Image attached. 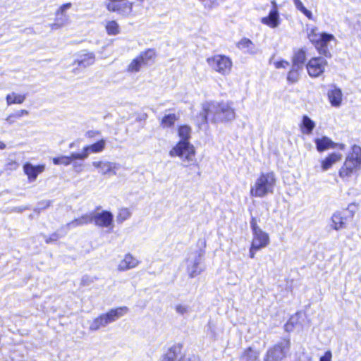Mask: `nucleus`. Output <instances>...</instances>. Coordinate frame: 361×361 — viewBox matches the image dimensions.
Here are the masks:
<instances>
[{"label": "nucleus", "mask_w": 361, "mask_h": 361, "mask_svg": "<svg viewBox=\"0 0 361 361\" xmlns=\"http://www.w3.org/2000/svg\"><path fill=\"white\" fill-rule=\"evenodd\" d=\"M238 47L245 53L254 54H256L257 49L253 42L247 39L243 38L238 43Z\"/></svg>", "instance_id": "obj_27"}, {"label": "nucleus", "mask_w": 361, "mask_h": 361, "mask_svg": "<svg viewBox=\"0 0 361 361\" xmlns=\"http://www.w3.org/2000/svg\"><path fill=\"white\" fill-rule=\"evenodd\" d=\"M91 223L99 227H109L112 225L114 221V215L111 212L102 211V212H90Z\"/></svg>", "instance_id": "obj_12"}, {"label": "nucleus", "mask_w": 361, "mask_h": 361, "mask_svg": "<svg viewBox=\"0 0 361 361\" xmlns=\"http://www.w3.org/2000/svg\"><path fill=\"white\" fill-rule=\"evenodd\" d=\"M258 357L259 353L253 350L251 347L247 348L240 356V358L245 360V361H259Z\"/></svg>", "instance_id": "obj_31"}, {"label": "nucleus", "mask_w": 361, "mask_h": 361, "mask_svg": "<svg viewBox=\"0 0 361 361\" xmlns=\"http://www.w3.org/2000/svg\"><path fill=\"white\" fill-rule=\"evenodd\" d=\"M139 264V261L134 257L131 254H126L122 259L118 265V270L121 271H124L128 269H133L136 267Z\"/></svg>", "instance_id": "obj_23"}, {"label": "nucleus", "mask_w": 361, "mask_h": 361, "mask_svg": "<svg viewBox=\"0 0 361 361\" xmlns=\"http://www.w3.org/2000/svg\"><path fill=\"white\" fill-rule=\"evenodd\" d=\"M293 4L295 5V6L296 7V8L298 10H299L301 13L302 12V11H304L305 9V7L304 6L303 4L302 3V1L300 0H293Z\"/></svg>", "instance_id": "obj_45"}, {"label": "nucleus", "mask_w": 361, "mask_h": 361, "mask_svg": "<svg viewBox=\"0 0 361 361\" xmlns=\"http://www.w3.org/2000/svg\"><path fill=\"white\" fill-rule=\"evenodd\" d=\"M334 39L333 35L323 32L322 33L321 39L314 44V47L320 54L330 58L331 55L328 49V44Z\"/></svg>", "instance_id": "obj_15"}, {"label": "nucleus", "mask_w": 361, "mask_h": 361, "mask_svg": "<svg viewBox=\"0 0 361 361\" xmlns=\"http://www.w3.org/2000/svg\"><path fill=\"white\" fill-rule=\"evenodd\" d=\"M308 19L310 20H312L313 18V15L312 13V12L310 11H309L308 9H307L305 8V9L304 11H302V12Z\"/></svg>", "instance_id": "obj_48"}, {"label": "nucleus", "mask_w": 361, "mask_h": 361, "mask_svg": "<svg viewBox=\"0 0 361 361\" xmlns=\"http://www.w3.org/2000/svg\"><path fill=\"white\" fill-rule=\"evenodd\" d=\"M95 61V55L92 52H87L82 51L78 54L77 59L74 61V64H77L79 66L86 68L89 66L92 65Z\"/></svg>", "instance_id": "obj_21"}, {"label": "nucleus", "mask_w": 361, "mask_h": 361, "mask_svg": "<svg viewBox=\"0 0 361 361\" xmlns=\"http://www.w3.org/2000/svg\"><path fill=\"white\" fill-rule=\"evenodd\" d=\"M300 70H302V69L300 68H296V67L295 68L294 66H292L291 69L288 73L287 80L290 83H295V82H298V80H299V78H300L299 71Z\"/></svg>", "instance_id": "obj_33"}, {"label": "nucleus", "mask_w": 361, "mask_h": 361, "mask_svg": "<svg viewBox=\"0 0 361 361\" xmlns=\"http://www.w3.org/2000/svg\"><path fill=\"white\" fill-rule=\"evenodd\" d=\"M235 113L232 102H207L202 104V111L198 116L200 124L207 123L209 119L213 123L233 120Z\"/></svg>", "instance_id": "obj_1"}, {"label": "nucleus", "mask_w": 361, "mask_h": 361, "mask_svg": "<svg viewBox=\"0 0 361 361\" xmlns=\"http://www.w3.org/2000/svg\"><path fill=\"white\" fill-rule=\"evenodd\" d=\"M75 153H72L71 154V156L68 157V156H61V157H54L53 158V163L56 165H59V164H62V165H64V166H68L71 164V161L72 160H74L75 159V158L73 157V155Z\"/></svg>", "instance_id": "obj_37"}, {"label": "nucleus", "mask_w": 361, "mask_h": 361, "mask_svg": "<svg viewBox=\"0 0 361 361\" xmlns=\"http://www.w3.org/2000/svg\"><path fill=\"white\" fill-rule=\"evenodd\" d=\"M331 352L330 350L326 351L324 355L320 357L319 361H331Z\"/></svg>", "instance_id": "obj_47"}, {"label": "nucleus", "mask_w": 361, "mask_h": 361, "mask_svg": "<svg viewBox=\"0 0 361 361\" xmlns=\"http://www.w3.org/2000/svg\"><path fill=\"white\" fill-rule=\"evenodd\" d=\"M26 99L25 94H18L15 92L7 94L6 99L8 106L14 104H22Z\"/></svg>", "instance_id": "obj_30"}, {"label": "nucleus", "mask_w": 361, "mask_h": 361, "mask_svg": "<svg viewBox=\"0 0 361 361\" xmlns=\"http://www.w3.org/2000/svg\"><path fill=\"white\" fill-rule=\"evenodd\" d=\"M317 149L319 152H324L329 148H334L335 143L326 136H323L322 138H317L314 140Z\"/></svg>", "instance_id": "obj_25"}, {"label": "nucleus", "mask_w": 361, "mask_h": 361, "mask_svg": "<svg viewBox=\"0 0 361 361\" xmlns=\"http://www.w3.org/2000/svg\"><path fill=\"white\" fill-rule=\"evenodd\" d=\"M92 166L102 175H116V171L121 168L119 164L108 161H95L92 162Z\"/></svg>", "instance_id": "obj_14"}, {"label": "nucleus", "mask_w": 361, "mask_h": 361, "mask_svg": "<svg viewBox=\"0 0 361 361\" xmlns=\"http://www.w3.org/2000/svg\"><path fill=\"white\" fill-rule=\"evenodd\" d=\"M340 148H341V149H343L344 148V145H343V144H341V145H340Z\"/></svg>", "instance_id": "obj_55"}, {"label": "nucleus", "mask_w": 361, "mask_h": 361, "mask_svg": "<svg viewBox=\"0 0 361 361\" xmlns=\"http://www.w3.org/2000/svg\"><path fill=\"white\" fill-rule=\"evenodd\" d=\"M306 61V51L305 49L301 48L294 52L292 59V66L295 68H303V66Z\"/></svg>", "instance_id": "obj_24"}, {"label": "nucleus", "mask_w": 361, "mask_h": 361, "mask_svg": "<svg viewBox=\"0 0 361 361\" xmlns=\"http://www.w3.org/2000/svg\"><path fill=\"white\" fill-rule=\"evenodd\" d=\"M100 135V133L97 130H88L85 133V137L87 138H92Z\"/></svg>", "instance_id": "obj_46"}, {"label": "nucleus", "mask_w": 361, "mask_h": 361, "mask_svg": "<svg viewBox=\"0 0 361 361\" xmlns=\"http://www.w3.org/2000/svg\"><path fill=\"white\" fill-rule=\"evenodd\" d=\"M59 232H63L64 233V231H59V229L58 230L57 232H55V233H53L50 236L47 237L46 235H44V240L46 242V243L49 244V243H51L52 242H55L59 238H60L63 235H61L59 233Z\"/></svg>", "instance_id": "obj_40"}, {"label": "nucleus", "mask_w": 361, "mask_h": 361, "mask_svg": "<svg viewBox=\"0 0 361 361\" xmlns=\"http://www.w3.org/2000/svg\"><path fill=\"white\" fill-rule=\"evenodd\" d=\"M91 219L90 212L85 214L81 216L68 222L66 225L62 226L59 228V231H64L63 235H65L70 229L91 224Z\"/></svg>", "instance_id": "obj_16"}, {"label": "nucleus", "mask_w": 361, "mask_h": 361, "mask_svg": "<svg viewBox=\"0 0 361 361\" xmlns=\"http://www.w3.org/2000/svg\"><path fill=\"white\" fill-rule=\"evenodd\" d=\"M106 30L109 35H116L120 32L119 25L115 20L108 22Z\"/></svg>", "instance_id": "obj_36"}, {"label": "nucleus", "mask_w": 361, "mask_h": 361, "mask_svg": "<svg viewBox=\"0 0 361 361\" xmlns=\"http://www.w3.org/2000/svg\"><path fill=\"white\" fill-rule=\"evenodd\" d=\"M204 252L197 250L191 252L186 259V271L190 278H194L200 275L204 270L202 264Z\"/></svg>", "instance_id": "obj_6"}, {"label": "nucleus", "mask_w": 361, "mask_h": 361, "mask_svg": "<svg viewBox=\"0 0 361 361\" xmlns=\"http://www.w3.org/2000/svg\"><path fill=\"white\" fill-rule=\"evenodd\" d=\"M73 143H71L69 147H70V148H71V147H73Z\"/></svg>", "instance_id": "obj_56"}, {"label": "nucleus", "mask_w": 361, "mask_h": 361, "mask_svg": "<svg viewBox=\"0 0 361 361\" xmlns=\"http://www.w3.org/2000/svg\"><path fill=\"white\" fill-rule=\"evenodd\" d=\"M250 228L252 232L262 230L259 226L257 225V221L255 217H252L250 220Z\"/></svg>", "instance_id": "obj_42"}, {"label": "nucleus", "mask_w": 361, "mask_h": 361, "mask_svg": "<svg viewBox=\"0 0 361 361\" xmlns=\"http://www.w3.org/2000/svg\"><path fill=\"white\" fill-rule=\"evenodd\" d=\"M176 311L177 313L183 315L188 312V306L184 305H177L176 306Z\"/></svg>", "instance_id": "obj_41"}, {"label": "nucleus", "mask_w": 361, "mask_h": 361, "mask_svg": "<svg viewBox=\"0 0 361 361\" xmlns=\"http://www.w3.org/2000/svg\"><path fill=\"white\" fill-rule=\"evenodd\" d=\"M327 96L332 106L336 108L341 106L343 100V93L339 87L335 85H331V89L328 91Z\"/></svg>", "instance_id": "obj_19"}, {"label": "nucleus", "mask_w": 361, "mask_h": 361, "mask_svg": "<svg viewBox=\"0 0 361 361\" xmlns=\"http://www.w3.org/2000/svg\"><path fill=\"white\" fill-rule=\"evenodd\" d=\"M276 177L273 172L262 173L251 187L250 194L253 197H263L274 192Z\"/></svg>", "instance_id": "obj_3"}, {"label": "nucleus", "mask_w": 361, "mask_h": 361, "mask_svg": "<svg viewBox=\"0 0 361 361\" xmlns=\"http://www.w3.org/2000/svg\"><path fill=\"white\" fill-rule=\"evenodd\" d=\"M357 209L355 204H351L347 209L334 213L331 216V227L336 231L345 228L347 222L353 218Z\"/></svg>", "instance_id": "obj_7"}, {"label": "nucleus", "mask_w": 361, "mask_h": 361, "mask_svg": "<svg viewBox=\"0 0 361 361\" xmlns=\"http://www.w3.org/2000/svg\"><path fill=\"white\" fill-rule=\"evenodd\" d=\"M41 204H42V207H41V209H46L51 205V201H47L45 202H42V203H41Z\"/></svg>", "instance_id": "obj_51"}, {"label": "nucleus", "mask_w": 361, "mask_h": 361, "mask_svg": "<svg viewBox=\"0 0 361 361\" xmlns=\"http://www.w3.org/2000/svg\"><path fill=\"white\" fill-rule=\"evenodd\" d=\"M105 146L106 140L102 139L92 145L84 147L81 153L74 154L73 157L75 159L84 160L89 157L90 153H99L102 152L104 149Z\"/></svg>", "instance_id": "obj_13"}, {"label": "nucleus", "mask_w": 361, "mask_h": 361, "mask_svg": "<svg viewBox=\"0 0 361 361\" xmlns=\"http://www.w3.org/2000/svg\"><path fill=\"white\" fill-rule=\"evenodd\" d=\"M300 127L303 134L310 135L315 127V123L309 116L305 115Z\"/></svg>", "instance_id": "obj_28"}, {"label": "nucleus", "mask_w": 361, "mask_h": 361, "mask_svg": "<svg viewBox=\"0 0 361 361\" xmlns=\"http://www.w3.org/2000/svg\"><path fill=\"white\" fill-rule=\"evenodd\" d=\"M26 209V207H16L15 209L16 211H18V212H22V211H24Z\"/></svg>", "instance_id": "obj_54"}, {"label": "nucleus", "mask_w": 361, "mask_h": 361, "mask_svg": "<svg viewBox=\"0 0 361 361\" xmlns=\"http://www.w3.org/2000/svg\"><path fill=\"white\" fill-rule=\"evenodd\" d=\"M143 66H145L144 63L137 56L128 65L127 70L128 72L136 73L138 72Z\"/></svg>", "instance_id": "obj_34"}, {"label": "nucleus", "mask_w": 361, "mask_h": 361, "mask_svg": "<svg viewBox=\"0 0 361 361\" xmlns=\"http://www.w3.org/2000/svg\"><path fill=\"white\" fill-rule=\"evenodd\" d=\"M159 361H199L195 355H185L182 353V345L178 343L170 347L162 355Z\"/></svg>", "instance_id": "obj_9"}, {"label": "nucleus", "mask_w": 361, "mask_h": 361, "mask_svg": "<svg viewBox=\"0 0 361 361\" xmlns=\"http://www.w3.org/2000/svg\"><path fill=\"white\" fill-rule=\"evenodd\" d=\"M271 5H272V8L271 9H276V11H278V8H277V4H276V2L273 0L271 1Z\"/></svg>", "instance_id": "obj_52"}, {"label": "nucleus", "mask_w": 361, "mask_h": 361, "mask_svg": "<svg viewBox=\"0 0 361 361\" xmlns=\"http://www.w3.org/2000/svg\"><path fill=\"white\" fill-rule=\"evenodd\" d=\"M6 147V145L3 142L0 141V149H4Z\"/></svg>", "instance_id": "obj_53"}, {"label": "nucleus", "mask_w": 361, "mask_h": 361, "mask_svg": "<svg viewBox=\"0 0 361 361\" xmlns=\"http://www.w3.org/2000/svg\"><path fill=\"white\" fill-rule=\"evenodd\" d=\"M259 249H257V248H252V244H251V247H250V258H254L255 257V251L256 250H259Z\"/></svg>", "instance_id": "obj_50"}, {"label": "nucleus", "mask_w": 361, "mask_h": 361, "mask_svg": "<svg viewBox=\"0 0 361 361\" xmlns=\"http://www.w3.org/2000/svg\"><path fill=\"white\" fill-rule=\"evenodd\" d=\"M29 114V112L28 111L25 110V109H21V110H19L13 114H10L6 118V121L9 123V124H13L16 119H19L22 116H27Z\"/></svg>", "instance_id": "obj_35"}, {"label": "nucleus", "mask_w": 361, "mask_h": 361, "mask_svg": "<svg viewBox=\"0 0 361 361\" xmlns=\"http://www.w3.org/2000/svg\"><path fill=\"white\" fill-rule=\"evenodd\" d=\"M342 155L339 153H331L322 161V169L323 171L329 170L334 164L341 159Z\"/></svg>", "instance_id": "obj_26"}, {"label": "nucleus", "mask_w": 361, "mask_h": 361, "mask_svg": "<svg viewBox=\"0 0 361 361\" xmlns=\"http://www.w3.org/2000/svg\"><path fill=\"white\" fill-rule=\"evenodd\" d=\"M144 65L147 66L149 61H152L155 57V51L154 49H149L145 51L141 52L138 56Z\"/></svg>", "instance_id": "obj_32"}, {"label": "nucleus", "mask_w": 361, "mask_h": 361, "mask_svg": "<svg viewBox=\"0 0 361 361\" xmlns=\"http://www.w3.org/2000/svg\"><path fill=\"white\" fill-rule=\"evenodd\" d=\"M290 348V341L283 339L267 352L264 361H279L282 360Z\"/></svg>", "instance_id": "obj_10"}, {"label": "nucleus", "mask_w": 361, "mask_h": 361, "mask_svg": "<svg viewBox=\"0 0 361 361\" xmlns=\"http://www.w3.org/2000/svg\"><path fill=\"white\" fill-rule=\"evenodd\" d=\"M361 166V147L354 145L351 148V152L348 155L343 166L339 171L341 178L349 177L354 170Z\"/></svg>", "instance_id": "obj_5"}, {"label": "nucleus", "mask_w": 361, "mask_h": 361, "mask_svg": "<svg viewBox=\"0 0 361 361\" xmlns=\"http://www.w3.org/2000/svg\"><path fill=\"white\" fill-rule=\"evenodd\" d=\"M71 2L61 6L56 11V22L52 25V28L57 29L66 25L68 20V16L66 15V11L71 8Z\"/></svg>", "instance_id": "obj_17"}, {"label": "nucleus", "mask_w": 361, "mask_h": 361, "mask_svg": "<svg viewBox=\"0 0 361 361\" xmlns=\"http://www.w3.org/2000/svg\"><path fill=\"white\" fill-rule=\"evenodd\" d=\"M131 215V213L129 211L128 209L127 208H123L119 210V212L117 215V221L118 223H123L124 221L127 220L128 219L130 218Z\"/></svg>", "instance_id": "obj_38"}, {"label": "nucleus", "mask_w": 361, "mask_h": 361, "mask_svg": "<svg viewBox=\"0 0 361 361\" xmlns=\"http://www.w3.org/2000/svg\"><path fill=\"white\" fill-rule=\"evenodd\" d=\"M191 128L187 125L179 126L178 134L180 141L169 151L171 157H180L184 166L193 165L196 162L195 149L194 146L189 142L191 137Z\"/></svg>", "instance_id": "obj_2"}, {"label": "nucleus", "mask_w": 361, "mask_h": 361, "mask_svg": "<svg viewBox=\"0 0 361 361\" xmlns=\"http://www.w3.org/2000/svg\"><path fill=\"white\" fill-rule=\"evenodd\" d=\"M261 23L266 25L271 28H276L280 24L279 12L274 9H271L269 15L266 17H263L261 19Z\"/></svg>", "instance_id": "obj_22"}, {"label": "nucleus", "mask_w": 361, "mask_h": 361, "mask_svg": "<svg viewBox=\"0 0 361 361\" xmlns=\"http://www.w3.org/2000/svg\"><path fill=\"white\" fill-rule=\"evenodd\" d=\"M252 248L262 249L269 243V237L268 233L262 230L252 232Z\"/></svg>", "instance_id": "obj_18"}, {"label": "nucleus", "mask_w": 361, "mask_h": 361, "mask_svg": "<svg viewBox=\"0 0 361 361\" xmlns=\"http://www.w3.org/2000/svg\"><path fill=\"white\" fill-rule=\"evenodd\" d=\"M322 37V34L317 33V28H312L308 33V39L314 45Z\"/></svg>", "instance_id": "obj_39"}, {"label": "nucleus", "mask_w": 361, "mask_h": 361, "mask_svg": "<svg viewBox=\"0 0 361 361\" xmlns=\"http://www.w3.org/2000/svg\"><path fill=\"white\" fill-rule=\"evenodd\" d=\"M45 169L44 164L32 165L31 163H25L23 165L25 173L27 176L28 180L32 182L37 179V176Z\"/></svg>", "instance_id": "obj_20"}, {"label": "nucleus", "mask_w": 361, "mask_h": 361, "mask_svg": "<svg viewBox=\"0 0 361 361\" xmlns=\"http://www.w3.org/2000/svg\"><path fill=\"white\" fill-rule=\"evenodd\" d=\"M289 66H290L289 62L287 61H285V60H281L279 61H276L275 63V67L276 68H286Z\"/></svg>", "instance_id": "obj_43"}, {"label": "nucleus", "mask_w": 361, "mask_h": 361, "mask_svg": "<svg viewBox=\"0 0 361 361\" xmlns=\"http://www.w3.org/2000/svg\"><path fill=\"white\" fill-rule=\"evenodd\" d=\"M327 61L323 57H313L309 60L306 68L311 78L319 77L324 71Z\"/></svg>", "instance_id": "obj_11"}, {"label": "nucleus", "mask_w": 361, "mask_h": 361, "mask_svg": "<svg viewBox=\"0 0 361 361\" xmlns=\"http://www.w3.org/2000/svg\"><path fill=\"white\" fill-rule=\"evenodd\" d=\"M286 330L287 331H290L292 330L293 328V322L292 319H290L285 325Z\"/></svg>", "instance_id": "obj_49"}, {"label": "nucleus", "mask_w": 361, "mask_h": 361, "mask_svg": "<svg viewBox=\"0 0 361 361\" xmlns=\"http://www.w3.org/2000/svg\"><path fill=\"white\" fill-rule=\"evenodd\" d=\"M93 282V280L88 276H83L81 279V284L84 286H89Z\"/></svg>", "instance_id": "obj_44"}, {"label": "nucleus", "mask_w": 361, "mask_h": 361, "mask_svg": "<svg viewBox=\"0 0 361 361\" xmlns=\"http://www.w3.org/2000/svg\"><path fill=\"white\" fill-rule=\"evenodd\" d=\"M128 312L127 307H120L110 310L106 314H102L95 318L90 325V330L97 331L102 327H105L112 323Z\"/></svg>", "instance_id": "obj_4"}, {"label": "nucleus", "mask_w": 361, "mask_h": 361, "mask_svg": "<svg viewBox=\"0 0 361 361\" xmlns=\"http://www.w3.org/2000/svg\"><path fill=\"white\" fill-rule=\"evenodd\" d=\"M207 62L213 70L223 75L229 74L233 66L231 59L222 54L207 58Z\"/></svg>", "instance_id": "obj_8"}, {"label": "nucleus", "mask_w": 361, "mask_h": 361, "mask_svg": "<svg viewBox=\"0 0 361 361\" xmlns=\"http://www.w3.org/2000/svg\"><path fill=\"white\" fill-rule=\"evenodd\" d=\"M178 119V116L175 114H166L161 120L160 126L163 128L172 127L175 122Z\"/></svg>", "instance_id": "obj_29"}]
</instances>
